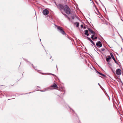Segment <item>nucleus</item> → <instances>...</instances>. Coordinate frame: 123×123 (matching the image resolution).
Listing matches in <instances>:
<instances>
[{"instance_id": "nucleus-24", "label": "nucleus", "mask_w": 123, "mask_h": 123, "mask_svg": "<svg viewBox=\"0 0 123 123\" xmlns=\"http://www.w3.org/2000/svg\"><path fill=\"white\" fill-rule=\"evenodd\" d=\"M51 74V75H53V76H55V75H54V74Z\"/></svg>"}, {"instance_id": "nucleus-17", "label": "nucleus", "mask_w": 123, "mask_h": 123, "mask_svg": "<svg viewBox=\"0 0 123 123\" xmlns=\"http://www.w3.org/2000/svg\"><path fill=\"white\" fill-rule=\"evenodd\" d=\"M92 34L93 35H96V33H95V32H94V31H92Z\"/></svg>"}, {"instance_id": "nucleus-16", "label": "nucleus", "mask_w": 123, "mask_h": 123, "mask_svg": "<svg viewBox=\"0 0 123 123\" xmlns=\"http://www.w3.org/2000/svg\"><path fill=\"white\" fill-rule=\"evenodd\" d=\"M88 30L91 33H92V31H93L90 28H88Z\"/></svg>"}, {"instance_id": "nucleus-27", "label": "nucleus", "mask_w": 123, "mask_h": 123, "mask_svg": "<svg viewBox=\"0 0 123 123\" xmlns=\"http://www.w3.org/2000/svg\"><path fill=\"white\" fill-rule=\"evenodd\" d=\"M83 28L84 29H86V27L85 26H83Z\"/></svg>"}, {"instance_id": "nucleus-35", "label": "nucleus", "mask_w": 123, "mask_h": 123, "mask_svg": "<svg viewBox=\"0 0 123 123\" xmlns=\"http://www.w3.org/2000/svg\"><path fill=\"white\" fill-rule=\"evenodd\" d=\"M112 71L113 72H114V71H113L112 70Z\"/></svg>"}, {"instance_id": "nucleus-8", "label": "nucleus", "mask_w": 123, "mask_h": 123, "mask_svg": "<svg viewBox=\"0 0 123 123\" xmlns=\"http://www.w3.org/2000/svg\"><path fill=\"white\" fill-rule=\"evenodd\" d=\"M111 59V57L110 56H109L107 58H106V61L107 62H109V60Z\"/></svg>"}, {"instance_id": "nucleus-3", "label": "nucleus", "mask_w": 123, "mask_h": 123, "mask_svg": "<svg viewBox=\"0 0 123 123\" xmlns=\"http://www.w3.org/2000/svg\"><path fill=\"white\" fill-rule=\"evenodd\" d=\"M57 8L59 9L61 11V12H62V10L64 9V6L61 4H59L58 5H57Z\"/></svg>"}, {"instance_id": "nucleus-39", "label": "nucleus", "mask_w": 123, "mask_h": 123, "mask_svg": "<svg viewBox=\"0 0 123 123\" xmlns=\"http://www.w3.org/2000/svg\"><path fill=\"white\" fill-rule=\"evenodd\" d=\"M121 20H122L123 21V20H122V19H121Z\"/></svg>"}, {"instance_id": "nucleus-42", "label": "nucleus", "mask_w": 123, "mask_h": 123, "mask_svg": "<svg viewBox=\"0 0 123 123\" xmlns=\"http://www.w3.org/2000/svg\"><path fill=\"white\" fill-rule=\"evenodd\" d=\"M117 0H116V1H117Z\"/></svg>"}, {"instance_id": "nucleus-21", "label": "nucleus", "mask_w": 123, "mask_h": 123, "mask_svg": "<svg viewBox=\"0 0 123 123\" xmlns=\"http://www.w3.org/2000/svg\"><path fill=\"white\" fill-rule=\"evenodd\" d=\"M37 70V72H38L39 73H41V74H43V73H41L40 72H39V71H40V70Z\"/></svg>"}, {"instance_id": "nucleus-9", "label": "nucleus", "mask_w": 123, "mask_h": 123, "mask_svg": "<svg viewBox=\"0 0 123 123\" xmlns=\"http://www.w3.org/2000/svg\"><path fill=\"white\" fill-rule=\"evenodd\" d=\"M51 87L54 88H55L56 87H57V85L55 83H54L53 85H52L51 86Z\"/></svg>"}, {"instance_id": "nucleus-13", "label": "nucleus", "mask_w": 123, "mask_h": 123, "mask_svg": "<svg viewBox=\"0 0 123 123\" xmlns=\"http://www.w3.org/2000/svg\"><path fill=\"white\" fill-rule=\"evenodd\" d=\"M97 72L98 73V74H99L100 75L103 76L104 77H105V75H104V74H102V73H100L98 72L97 71Z\"/></svg>"}, {"instance_id": "nucleus-31", "label": "nucleus", "mask_w": 123, "mask_h": 123, "mask_svg": "<svg viewBox=\"0 0 123 123\" xmlns=\"http://www.w3.org/2000/svg\"><path fill=\"white\" fill-rule=\"evenodd\" d=\"M120 37H121V38H122V37H121V35H120Z\"/></svg>"}, {"instance_id": "nucleus-36", "label": "nucleus", "mask_w": 123, "mask_h": 123, "mask_svg": "<svg viewBox=\"0 0 123 123\" xmlns=\"http://www.w3.org/2000/svg\"><path fill=\"white\" fill-rule=\"evenodd\" d=\"M31 93V92H29V93Z\"/></svg>"}, {"instance_id": "nucleus-28", "label": "nucleus", "mask_w": 123, "mask_h": 123, "mask_svg": "<svg viewBox=\"0 0 123 123\" xmlns=\"http://www.w3.org/2000/svg\"><path fill=\"white\" fill-rule=\"evenodd\" d=\"M114 61L115 62L117 63V61H116V60L115 59V60H114Z\"/></svg>"}, {"instance_id": "nucleus-30", "label": "nucleus", "mask_w": 123, "mask_h": 123, "mask_svg": "<svg viewBox=\"0 0 123 123\" xmlns=\"http://www.w3.org/2000/svg\"><path fill=\"white\" fill-rule=\"evenodd\" d=\"M122 40L123 43V38H122Z\"/></svg>"}, {"instance_id": "nucleus-38", "label": "nucleus", "mask_w": 123, "mask_h": 123, "mask_svg": "<svg viewBox=\"0 0 123 123\" xmlns=\"http://www.w3.org/2000/svg\"><path fill=\"white\" fill-rule=\"evenodd\" d=\"M119 35L120 36V35L119 34Z\"/></svg>"}, {"instance_id": "nucleus-19", "label": "nucleus", "mask_w": 123, "mask_h": 123, "mask_svg": "<svg viewBox=\"0 0 123 123\" xmlns=\"http://www.w3.org/2000/svg\"><path fill=\"white\" fill-rule=\"evenodd\" d=\"M71 17L72 19H74V16H71Z\"/></svg>"}, {"instance_id": "nucleus-25", "label": "nucleus", "mask_w": 123, "mask_h": 123, "mask_svg": "<svg viewBox=\"0 0 123 123\" xmlns=\"http://www.w3.org/2000/svg\"><path fill=\"white\" fill-rule=\"evenodd\" d=\"M80 26L82 28H83V25H81Z\"/></svg>"}, {"instance_id": "nucleus-11", "label": "nucleus", "mask_w": 123, "mask_h": 123, "mask_svg": "<svg viewBox=\"0 0 123 123\" xmlns=\"http://www.w3.org/2000/svg\"><path fill=\"white\" fill-rule=\"evenodd\" d=\"M50 90H51V89H50V87H49V88H48L46 89L45 90H44V91H41L42 92H45L46 91Z\"/></svg>"}, {"instance_id": "nucleus-10", "label": "nucleus", "mask_w": 123, "mask_h": 123, "mask_svg": "<svg viewBox=\"0 0 123 123\" xmlns=\"http://www.w3.org/2000/svg\"><path fill=\"white\" fill-rule=\"evenodd\" d=\"M88 30H86L85 31V32L84 34L85 35H86L87 36H88L89 35V34L88 33Z\"/></svg>"}, {"instance_id": "nucleus-1", "label": "nucleus", "mask_w": 123, "mask_h": 123, "mask_svg": "<svg viewBox=\"0 0 123 123\" xmlns=\"http://www.w3.org/2000/svg\"><path fill=\"white\" fill-rule=\"evenodd\" d=\"M63 10L68 15L70 13V9L67 5L64 6V7Z\"/></svg>"}, {"instance_id": "nucleus-40", "label": "nucleus", "mask_w": 123, "mask_h": 123, "mask_svg": "<svg viewBox=\"0 0 123 123\" xmlns=\"http://www.w3.org/2000/svg\"><path fill=\"white\" fill-rule=\"evenodd\" d=\"M65 93L64 92V93H63V94H64Z\"/></svg>"}, {"instance_id": "nucleus-2", "label": "nucleus", "mask_w": 123, "mask_h": 123, "mask_svg": "<svg viewBox=\"0 0 123 123\" xmlns=\"http://www.w3.org/2000/svg\"><path fill=\"white\" fill-rule=\"evenodd\" d=\"M55 26L57 27V28L58 31L60 33L62 34L63 35H64L65 34V33L63 31L62 27L59 26H57V25H55Z\"/></svg>"}, {"instance_id": "nucleus-7", "label": "nucleus", "mask_w": 123, "mask_h": 123, "mask_svg": "<svg viewBox=\"0 0 123 123\" xmlns=\"http://www.w3.org/2000/svg\"><path fill=\"white\" fill-rule=\"evenodd\" d=\"M86 38L89 40L95 46V44L94 43L93 41L89 37H86Z\"/></svg>"}, {"instance_id": "nucleus-12", "label": "nucleus", "mask_w": 123, "mask_h": 123, "mask_svg": "<svg viewBox=\"0 0 123 123\" xmlns=\"http://www.w3.org/2000/svg\"><path fill=\"white\" fill-rule=\"evenodd\" d=\"M110 55H111V57H112V58L114 60H115V58L113 56V54L111 53H110Z\"/></svg>"}, {"instance_id": "nucleus-37", "label": "nucleus", "mask_w": 123, "mask_h": 123, "mask_svg": "<svg viewBox=\"0 0 123 123\" xmlns=\"http://www.w3.org/2000/svg\"><path fill=\"white\" fill-rule=\"evenodd\" d=\"M40 41H41V39H40Z\"/></svg>"}, {"instance_id": "nucleus-33", "label": "nucleus", "mask_w": 123, "mask_h": 123, "mask_svg": "<svg viewBox=\"0 0 123 123\" xmlns=\"http://www.w3.org/2000/svg\"><path fill=\"white\" fill-rule=\"evenodd\" d=\"M72 110L73 111H74V112L73 110L72 109Z\"/></svg>"}, {"instance_id": "nucleus-34", "label": "nucleus", "mask_w": 123, "mask_h": 123, "mask_svg": "<svg viewBox=\"0 0 123 123\" xmlns=\"http://www.w3.org/2000/svg\"><path fill=\"white\" fill-rule=\"evenodd\" d=\"M56 68H57V66H56Z\"/></svg>"}, {"instance_id": "nucleus-15", "label": "nucleus", "mask_w": 123, "mask_h": 123, "mask_svg": "<svg viewBox=\"0 0 123 123\" xmlns=\"http://www.w3.org/2000/svg\"><path fill=\"white\" fill-rule=\"evenodd\" d=\"M61 13L64 15L65 17L67 18L68 17V16L66 14L63 13L62 12H61Z\"/></svg>"}, {"instance_id": "nucleus-29", "label": "nucleus", "mask_w": 123, "mask_h": 123, "mask_svg": "<svg viewBox=\"0 0 123 123\" xmlns=\"http://www.w3.org/2000/svg\"><path fill=\"white\" fill-rule=\"evenodd\" d=\"M98 85L99 86H100V84L99 83H98Z\"/></svg>"}, {"instance_id": "nucleus-32", "label": "nucleus", "mask_w": 123, "mask_h": 123, "mask_svg": "<svg viewBox=\"0 0 123 123\" xmlns=\"http://www.w3.org/2000/svg\"><path fill=\"white\" fill-rule=\"evenodd\" d=\"M51 57H51V56H50V58H51Z\"/></svg>"}, {"instance_id": "nucleus-18", "label": "nucleus", "mask_w": 123, "mask_h": 123, "mask_svg": "<svg viewBox=\"0 0 123 123\" xmlns=\"http://www.w3.org/2000/svg\"><path fill=\"white\" fill-rule=\"evenodd\" d=\"M95 35H92L91 37V38H92V39H93V37H94V36Z\"/></svg>"}, {"instance_id": "nucleus-22", "label": "nucleus", "mask_w": 123, "mask_h": 123, "mask_svg": "<svg viewBox=\"0 0 123 123\" xmlns=\"http://www.w3.org/2000/svg\"><path fill=\"white\" fill-rule=\"evenodd\" d=\"M67 18L68 19V20H69V21H70V18L68 16V17Z\"/></svg>"}, {"instance_id": "nucleus-20", "label": "nucleus", "mask_w": 123, "mask_h": 123, "mask_svg": "<svg viewBox=\"0 0 123 123\" xmlns=\"http://www.w3.org/2000/svg\"><path fill=\"white\" fill-rule=\"evenodd\" d=\"M97 37H95L94 38H93V39H92V40H94L95 39H97Z\"/></svg>"}, {"instance_id": "nucleus-14", "label": "nucleus", "mask_w": 123, "mask_h": 123, "mask_svg": "<svg viewBox=\"0 0 123 123\" xmlns=\"http://www.w3.org/2000/svg\"><path fill=\"white\" fill-rule=\"evenodd\" d=\"M75 24H76V26L77 27H78L79 25V22H76Z\"/></svg>"}, {"instance_id": "nucleus-5", "label": "nucleus", "mask_w": 123, "mask_h": 123, "mask_svg": "<svg viewBox=\"0 0 123 123\" xmlns=\"http://www.w3.org/2000/svg\"><path fill=\"white\" fill-rule=\"evenodd\" d=\"M49 11L47 9H45L43 11V14L44 15H46L49 13Z\"/></svg>"}, {"instance_id": "nucleus-41", "label": "nucleus", "mask_w": 123, "mask_h": 123, "mask_svg": "<svg viewBox=\"0 0 123 123\" xmlns=\"http://www.w3.org/2000/svg\"><path fill=\"white\" fill-rule=\"evenodd\" d=\"M123 85V83L122 84Z\"/></svg>"}, {"instance_id": "nucleus-23", "label": "nucleus", "mask_w": 123, "mask_h": 123, "mask_svg": "<svg viewBox=\"0 0 123 123\" xmlns=\"http://www.w3.org/2000/svg\"><path fill=\"white\" fill-rule=\"evenodd\" d=\"M101 50L102 51H104L105 50V49L104 48H102L101 49Z\"/></svg>"}, {"instance_id": "nucleus-26", "label": "nucleus", "mask_w": 123, "mask_h": 123, "mask_svg": "<svg viewBox=\"0 0 123 123\" xmlns=\"http://www.w3.org/2000/svg\"><path fill=\"white\" fill-rule=\"evenodd\" d=\"M32 65L33 67V68H34L35 69H35V68L34 67V66H33V64H32Z\"/></svg>"}, {"instance_id": "nucleus-4", "label": "nucleus", "mask_w": 123, "mask_h": 123, "mask_svg": "<svg viewBox=\"0 0 123 123\" xmlns=\"http://www.w3.org/2000/svg\"><path fill=\"white\" fill-rule=\"evenodd\" d=\"M96 45L98 48L101 47L102 46V44L100 41H98L96 43Z\"/></svg>"}, {"instance_id": "nucleus-6", "label": "nucleus", "mask_w": 123, "mask_h": 123, "mask_svg": "<svg viewBox=\"0 0 123 123\" xmlns=\"http://www.w3.org/2000/svg\"><path fill=\"white\" fill-rule=\"evenodd\" d=\"M116 74L118 75H120L121 74V70L120 69H117L116 71Z\"/></svg>"}]
</instances>
